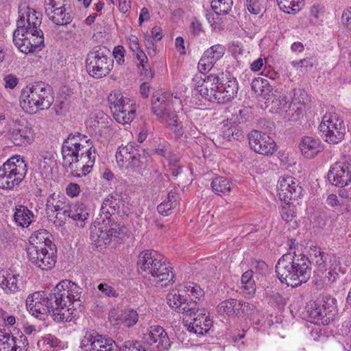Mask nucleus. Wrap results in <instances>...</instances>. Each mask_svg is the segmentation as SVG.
<instances>
[{
	"label": "nucleus",
	"mask_w": 351,
	"mask_h": 351,
	"mask_svg": "<svg viewBox=\"0 0 351 351\" xmlns=\"http://www.w3.org/2000/svg\"><path fill=\"white\" fill-rule=\"evenodd\" d=\"M322 307L328 313L327 319H324V322H330L334 319L337 313V300L330 295H326L319 300Z\"/></svg>",
	"instance_id": "obj_41"
},
{
	"label": "nucleus",
	"mask_w": 351,
	"mask_h": 351,
	"mask_svg": "<svg viewBox=\"0 0 351 351\" xmlns=\"http://www.w3.org/2000/svg\"><path fill=\"white\" fill-rule=\"evenodd\" d=\"M239 306H237L239 313L237 317L250 316L255 311V306L247 302L238 301Z\"/></svg>",
	"instance_id": "obj_55"
},
{
	"label": "nucleus",
	"mask_w": 351,
	"mask_h": 351,
	"mask_svg": "<svg viewBox=\"0 0 351 351\" xmlns=\"http://www.w3.org/2000/svg\"><path fill=\"white\" fill-rule=\"evenodd\" d=\"M69 218L75 221L77 225L83 227L84 222L89 217V210L87 207L81 204H75L69 209Z\"/></svg>",
	"instance_id": "obj_35"
},
{
	"label": "nucleus",
	"mask_w": 351,
	"mask_h": 351,
	"mask_svg": "<svg viewBox=\"0 0 351 351\" xmlns=\"http://www.w3.org/2000/svg\"><path fill=\"white\" fill-rule=\"evenodd\" d=\"M210 6L217 15L226 14L231 9V0H212Z\"/></svg>",
	"instance_id": "obj_47"
},
{
	"label": "nucleus",
	"mask_w": 351,
	"mask_h": 351,
	"mask_svg": "<svg viewBox=\"0 0 351 351\" xmlns=\"http://www.w3.org/2000/svg\"><path fill=\"white\" fill-rule=\"evenodd\" d=\"M27 254L29 261L42 270L51 269L56 263V247L46 231L36 232L31 235Z\"/></svg>",
	"instance_id": "obj_4"
},
{
	"label": "nucleus",
	"mask_w": 351,
	"mask_h": 351,
	"mask_svg": "<svg viewBox=\"0 0 351 351\" xmlns=\"http://www.w3.org/2000/svg\"><path fill=\"white\" fill-rule=\"evenodd\" d=\"M90 139L80 132L71 133L62 145L61 152L63 165L73 169V163L82 165L81 174L86 176L90 172L95 161V152L91 147L86 145Z\"/></svg>",
	"instance_id": "obj_1"
},
{
	"label": "nucleus",
	"mask_w": 351,
	"mask_h": 351,
	"mask_svg": "<svg viewBox=\"0 0 351 351\" xmlns=\"http://www.w3.org/2000/svg\"><path fill=\"white\" fill-rule=\"evenodd\" d=\"M340 261L336 256H331L328 265L322 269H315L313 282L317 289L330 287L339 277Z\"/></svg>",
	"instance_id": "obj_14"
},
{
	"label": "nucleus",
	"mask_w": 351,
	"mask_h": 351,
	"mask_svg": "<svg viewBox=\"0 0 351 351\" xmlns=\"http://www.w3.org/2000/svg\"><path fill=\"white\" fill-rule=\"evenodd\" d=\"M219 78L215 75H209L203 79L201 85L197 86V91L208 101L213 102L216 99L215 97V91L218 88Z\"/></svg>",
	"instance_id": "obj_28"
},
{
	"label": "nucleus",
	"mask_w": 351,
	"mask_h": 351,
	"mask_svg": "<svg viewBox=\"0 0 351 351\" xmlns=\"http://www.w3.org/2000/svg\"><path fill=\"white\" fill-rule=\"evenodd\" d=\"M226 51V48L221 45H215L208 49L204 55L206 56L214 64L223 57Z\"/></svg>",
	"instance_id": "obj_46"
},
{
	"label": "nucleus",
	"mask_w": 351,
	"mask_h": 351,
	"mask_svg": "<svg viewBox=\"0 0 351 351\" xmlns=\"http://www.w3.org/2000/svg\"><path fill=\"white\" fill-rule=\"evenodd\" d=\"M64 5L65 0H45V13L49 19L53 22H71L73 18L69 12H66Z\"/></svg>",
	"instance_id": "obj_25"
},
{
	"label": "nucleus",
	"mask_w": 351,
	"mask_h": 351,
	"mask_svg": "<svg viewBox=\"0 0 351 351\" xmlns=\"http://www.w3.org/2000/svg\"><path fill=\"white\" fill-rule=\"evenodd\" d=\"M12 351H26L29 345L26 336L23 333H19L16 336L12 335Z\"/></svg>",
	"instance_id": "obj_50"
},
{
	"label": "nucleus",
	"mask_w": 351,
	"mask_h": 351,
	"mask_svg": "<svg viewBox=\"0 0 351 351\" xmlns=\"http://www.w3.org/2000/svg\"><path fill=\"white\" fill-rule=\"evenodd\" d=\"M307 101V93L302 90L294 93L292 101L289 104L284 95H280L278 97L272 99L270 110L272 112L284 115L289 119H295L305 110Z\"/></svg>",
	"instance_id": "obj_10"
},
{
	"label": "nucleus",
	"mask_w": 351,
	"mask_h": 351,
	"mask_svg": "<svg viewBox=\"0 0 351 351\" xmlns=\"http://www.w3.org/2000/svg\"><path fill=\"white\" fill-rule=\"evenodd\" d=\"M80 191V186L76 183L71 182L66 187V193L71 197H77Z\"/></svg>",
	"instance_id": "obj_63"
},
{
	"label": "nucleus",
	"mask_w": 351,
	"mask_h": 351,
	"mask_svg": "<svg viewBox=\"0 0 351 351\" xmlns=\"http://www.w3.org/2000/svg\"><path fill=\"white\" fill-rule=\"evenodd\" d=\"M97 289L104 297L117 298L119 293L115 288L110 283L102 282L97 286Z\"/></svg>",
	"instance_id": "obj_52"
},
{
	"label": "nucleus",
	"mask_w": 351,
	"mask_h": 351,
	"mask_svg": "<svg viewBox=\"0 0 351 351\" xmlns=\"http://www.w3.org/2000/svg\"><path fill=\"white\" fill-rule=\"evenodd\" d=\"M238 90L237 82L235 79L230 80L225 84H218L215 91V99L213 102L225 104L230 101L237 94Z\"/></svg>",
	"instance_id": "obj_27"
},
{
	"label": "nucleus",
	"mask_w": 351,
	"mask_h": 351,
	"mask_svg": "<svg viewBox=\"0 0 351 351\" xmlns=\"http://www.w3.org/2000/svg\"><path fill=\"white\" fill-rule=\"evenodd\" d=\"M92 233L93 234H96L98 242L101 241L106 244L111 241L110 237L109 235L108 228H105L104 229L103 227H99L97 229L95 228V232H92ZM93 237H94V235H93Z\"/></svg>",
	"instance_id": "obj_57"
},
{
	"label": "nucleus",
	"mask_w": 351,
	"mask_h": 351,
	"mask_svg": "<svg viewBox=\"0 0 351 351\" xmlns=\"http://www.w3.org/2000/svg\"><path fill=\"white\" fill-rule=\"evenodd\" d=\"M54 195H55L53 194L47 199V210H50L51 212H65L69 209L70 204L66 197L58 195L57 198H55Z\"/></svg>",
	"instance_id": "obj_39"
},
{
	"label": "nucleus",
	"mask_w": 351,
	"mask_h": 351,
	"mask_svg": "<svg viewBox=\"0 0 351 351\" xmlns=\"http://www.w3.org/2000/svg\"><path fill=\"white\" fill-rule=\"evenodd\" d=\"M322 137L330 144L341 142L346 134V125L341 117L337 113L325 114L319 125Z\"/></svg>",
	"instance_id": "obj_12"
},
{
	"label": "nucleus",
	"mask_w": 351,
	"mask_h": 351,
	"mask_svg": "<svg viewBox=\"0 0 351 351\" xmlns=\"http://www.w3.org/2000/svg\"><path fill=\"white\" fill-rule=\"evenodd\" d=\"M169 306L178 313L189 316L195 315L198 310V302L191 299L187 301L180 293L179 291L172 290L167 295Z\"/></svg>",
	"instance_id": "obj_20"
},
{
	"label": "nucleus",
	"mask_w": 351,
	"mask_h": 351,
	"mask_svg": "<svg viewBox=\"0 0 351 351\" xmlns=\"http://www.w3.org/2000/svg\"><path fill=\"white\" fill-rule=\"evenodd\" d=\"M136 149L132 144L128 143L125 146L119 147L116 152V160L119 167L121 169H128L130 160L134 157Z\"/></svg>",
	"instance_id": "obj_31"
},
{
	"label": "nucleus",
	"mask_w": 351,
	"mask_h": 351,
	"mask_svg": "<svg viewBox=\"0 0 351 351\" xmlns=\"http://www.w3.org/2000/svg\"><path fill=\"white\" fill-rule=\"evenodd\" d=\"M138 317L137 311L130 308L125 309L112 308L108 313V319L111 323L121 324L128 328L134 326L138 322Z\"/></svg>",
	"instance_id": "obj_24"
},
{
	"label": "nucleus",
	"mask_w": 351,
	"mask_h": 351,
	"mask_svg": "<svg viewBox=\"0 0 351 351\" xmlns=\"http://www.w3.org/2000/svg\"><path fill=\"white\" fill-rule=\"evenodd\" d=\"M170 95L165 92L158 91L152 98V111L160 123L173 131L178 137L183 135V128L178 121V116L174 111L169 108V98Z\"/></svg>",
	"instance_id": "obj_9"
},
{
	"label": "nucleus",
	"mask_w": 351,
	"mask_h": 351,
	"mask_svg": "<svg viewBox=\"0 0 351 351\" xmlns=\"http://www.w3.org/2000/svg\"><path fill=\"white\" fill-rule=\"evenodd\" d=\"M285 205L282 206L281 216L284 221L287 222L292 221L296 217V208L294 205L289 202H285Z\"/></svg>",
	"instance_id": "obj_51"
},
{
	"label": "nucleus",
	"mask_w": 351,
	"mask_h": 351,
	"mask_svg": "<svg viewBox=\"0 0 351 351\" xmlns=\"http://www.w3.org/2000/svg\"><path fill=\"white\" fill-rule=\"evenodd\" d=\"M310 315L316 322H320L323 324H328L329 323L324 322V319L328 318V313L322 307L319 300L315 302L313 308L310 311Z\"/></svg>",
	"instance_id": "obj_49"
},
{
	"label": "nucleus",
	"mask_w": 351,
	"mask_h": 351,
	"mask_svg": "<svg viewBox=\"0 0 351 351\" xmlns=\"http://www.w3.org/2000/svg\"><path fill=\"white\" fill-rule=\"evenodd\" d=\"M311 261L302 254L289 252L282 255L276 265L278 278L288 286L297 287L311 277Z\"/></svg>",
	"instance_id": "obj_2"
},
{
	"label": "nucleus",
	"mask_w": 351,
	"mask_h": 351,
	"mask_svg": "<svg viewBox=\"0 0 351 351\" xmlns=\"http://www.w3.org/2000/svg\"><path fill=\"white\" fill-rule=\"evenodd\" d=\"M125 49L123 46L118 45L114 48L113 56L116 59L119 64H122L124 62Z\"/></svg>",
	"instance_id": "obj_64"
},
{
	"label": "nucleus",
	"mask_w": 351,
	"mask_h": 351,
	"mask_svg": "<svg viewBox=\"0 0 351 351\" xmlns=\"http://www.w3.org/2000/svg\"><path fill=\"white\" fill-rule=\"evenodd\" d=\"M249 145L255 152L262 155H272L276 151L275 141L267 134L253 130L248 134Z\"/></svg>",
	"instance_id": "obj_15"
},
{
	"label": "nucleus",
	"mask_w": 351,
	"mask_h": 351,
	"mask_svg": "<svg viewBox=\"0 0 351 351\" xmlns=\"http://www.w3.org/2000/svg\"><path fill=\"white\" fill-rule=\"evenodd\" d=\"M55 308V321L71 322L75 315L73 304L80 302L82 289L75 282L62 280L49 293Z\"/></svg>",
	"instance_id": "obj_3"
},
{
	"label": "nucleus",
	"mask_w": 351,
	"mask_h": 351,
	"mask_svg": "<svg viewBox=\"0 0 351 351\" xmlns=\"http://www.w3.org/2000/svg\"><path fill=\"white\" fill-rule=\"evenodd\" d=\"M27 172L23 157L14 155L0 167V189L10 190L19 186Z\"/></svg>",
	"instance_id": "obj_8"
},
{
	"label": "nucleus",
	"mask_w": 351,
	"mask_h": 351,
	"mask_svg": "<svg viewBox=\"0 0 351 351\" xmlns=\"http://www.w3.org/2000/svg\"><path fill=\"white\" fill-rule=\"evenodd\" d=\"M13 42L22 53H34L44 47V34L36 23H22L13 33Z\"/></svg>",
	"instance_id": "obj_7"
},
{
	"label": "nucleus",
	"mask_w": 351,
	"mask_h": 351,
	"mask_svg": "<svg viewBox=\"0 0 351 351\" xmlns=\"http://www.w3.org/2000/svg\"><path fill=\"white\" fill-rule=\"evenodd\" d=\"M117 351H146V350L143 347L141 341L129 340L125 341L120 348L117 346Z\"/></svg>",
	"instance_id": "obj_54"
},
{
	"label": "nucleus",
	"mask_w": 351,
	"mask_h": 351,
	"mask_svg": "<svg viewBox=\"0 0 351 351\" xmlns=\"http://www.w3.org/2000/svg\"><path fill=\"white\" fill-rule=\"evenodd\" d=\"M0 287L5 294H14L23 287L22 277L16 271L2 269L0 271Z\"/></svg>",
	"instance_id": "obj_22"
},
{
	"label": "nucleus",
	"mask_w": 351,
	"mask_h": 351,
	"mask_svg": "<svg viewBox=\"0 0 351 351\" xmlns=\"http://www.w3.org/2000/svg\"><path fill=\"white\" fill-rule=\"evenodd\" d=\"M239 306L238 300L235 299H229L222 301L217 306L218 312L221 315H226L229 317H237Z\"/></svg>",
	"instance_id": "obj_40"
},
{
	"label": "nucleus",
	"mask_w": 351,
	"mask_h": 351,
	"mask_svg": "<svg viewBox=\"0 0 351 351\" xmlns=\"http://www.w3.org/2000/svg\"><path fill=\"white\" fill-rule=\"evenodd\" d=\"M42 14L25 3L19 6V19L17 22H36L41 19Z\"/></svg>",
	"instance_id": "obj_37"
},
{
	"label": "nucleus",
	"mask_w": 351,
	"mask_h": 351,
	"mask_svg": "<svg viewBox=\"0 0 351 351\" xmlns=\"http://www.w3.org/2000/svg\"><path fill=\"white\" fill-rule=\"evenodd\" d=\"M146 163V157L145 156H141L139 154V151L136 149V154H134V157L132 158L130 160V164L128 165V169H132L135 171H139L145 166Z\"/></svg>",
	"instance_id": "obj_53"
},
{
	"label": "nucleus",
	"mask_w": 351,
	"mask_h": 351,
	"mask_svg": "<svg viewBox=\"0 0 351 351\" xmlns=\"http://www.w3.org/2000/svg\"><path fill=\"white\" fill-rule=\"evenodd\" d=\"M184 291L193 300H200L204 297V291L201 287L193 282H187L184 285Z\"/></svg>",
	"instance_id": "obj_45"
},
{
	"label": "nucleus",
	"mask_w": 351,
	"mask_h": 351,
	"mask_svg": "<svg viewBox=\"0 0 351 351\" xmlns=\"http://www.w3.org/2000/svg\"><path fill=\"white\" fill-rule=\"evenodd\" d=\"M328 179L337 186L348 185L351 182V163L347 160L335 162L328 173Z\"/></svg>",
	"instance_id": "obj_19"
},
{
	"label": "nucleus",
	"mask_w": 351,
	"mask_h": 351,
	"mask_svg": "<svg viewBox=\"0 0 351 351\" xmlns=\"http://www.w3.org/2000/svg\"><path fill=\"white\" fill-rule=\"evenodd\" d=\"M60 341L53 335L48 334L37 342L38 347L43 351L48 348H56L60 346Z\"/></svg>",
	"instance_id": "obj_48"
},
{
	"label": "nucleus",
	"mask_w": 351,
	"mask_h": 351,
	"mask_svg": "<svg viewBox=\"0 0 351 351\" xmlns=\"http://www.w3.org/2000/svg\"><path fill=\"white\" fill-rule=\"evenodd\" d=\"M27 311L34 317H40L51 314L55 320V308L50 294L36 291L29 294L25 300Z\"/></svg>",
	"instance_id": "obj_13"
},
{
	"label": "nucleus",
	"mask_w": 351,
	"mask_h": 351,
	"mask_svg": "<svg viewBox=\"0 0 351 351\" xmlns=\"http://www.w3.org/2000/svg\"><path fill=\"white\" fill-rule=\"evenodd\" d=\"M108 102L111 111L114 109H123L126 106L133 103L119 90L111 92L108 97Z\"/></svg>",
	"instance_id": "obj_36"
},
{
	"label": "nucleus",
	"mask_w": 351,
	"mask_h": 351,
	"mask_svg": "<svg viewBox=\"0 0 351 351\" xmlns=\"http://www.w3.org/2000/svg\"><path fill=\"white\" fill-rule=\"evenodd\" d=\"M114 60L110 52L106 48L98 46L94 47L86 58V68L88 73L96 79L106 76L112 69Z\"/></svg>",
	"instance_id": "obj_11"
},
{
	"label": "nucleus",
	"mask_w": 351,
	"mask_h": 351,
	"mask_svg": "<svg viewBox=\"0 0 351 351\" xmlns=\"http://www.w3.org/2000/svg\"><path fill=\"white\" fill-rule=\"evenodd\" d=\"M280 10L287 14H295L303 5V0H277Z\"/></svg>",
	"instance_id": "obj_44"
},
{
	"label": "nucleus",
	"mask_w": 351,
	"mask_h": 351,
	"mask_svg": "<svg viewBox=\"0 0 351 351\" xmlns=\"http://www.w3.org/2000/svg\"><path fill=\"white\" fill-rule=\"evenodd\" d=\"M56 213V215L53 221V223L57 227H61L65 223L66 218L69 217V210H66L65 212L57 211Z\"/></svg>",
	"instance_id": "obj_61"
},
{
	"label": "nucleus",
	"mask_w": 351,
	"mask_h": 351,
	"mask_svg": "<svg viewBox=\"0 0 351 351\" xmlns=\"http://www.w3.org/2000/svg\"><path fill=\"white\" fill-rule=\"evenodd\" d=\"M194 316L195 317L189 324V331L197 335L207 333L211 328L213 322L206 310L204 308H201L199 303H198V310Z\"/></svg>",
	"instance_id": "obj_23"
},
{
	"label": "nucleus",
	"mask_w": 351,
	"mask_h": 351,
	"mask_svg": "<svg viewBox=\"0 0 351 351\" xmlns=\"http://www.w3.org/2000/svg\"><path fill=\"white\" fill-rule=\"evenodd\" d=\"M12 335L0 330V351H12Z\"/></svg>",
	"instance_id": "obj_56"
},
{
	"label": "nucleus",
	"mask_w": 351,
	"mask_h": 351,
	"mask_svg": "<svg viewBox=\"0 0 351 351\" xmlns=\"http://www.w3.org/2000/svg\"><path fill=\"white\" fill-rule=\"evenodd\" d=\"M232 186V182L228 178L222 176L216 177L211 182L213 192L220 196L228 195Z\"/></svg>",
	"instance_id": "obj_38"
},
{
	"label": "nucleus",
	"mask_w": 351,
	"mask_h": 351,
	"mask_svg": "<svg viewBox=\"0 0 351 351\" xmlns=\"http://www.w3.org/2000/svg\"><path fill=\"white\" fill-rule=\"evenodd\" d=\"M299 147L302 154L308 158H314L323 150L320 140L312 136L303 137L299 143Z\"/></svg>",
	"instance_id": "obj_29"
},
{
	"label": "nucleus",
	"mask_w": 351,
	"mask_h": 351,
	"mask_svg": "<svg viewBox=\"0 0 351 351\" xmlns=\"http://www.w3.org/2000/svg\"><path fill=\"white\" fill-rule=\"evenodd\" d=\"M114 119L119 123L125 125L130 123L135 117L136 109L134 104L124 107L123 109H114L111 111Z\"/></svg>",
	"instance_id": "obj_34"
},
{
	"label": "nucleus",
	"mask_w": 351,
	"mask_h": 351,
	"mask_svg": "<svg viewBox=\"0 0 351 351\" xmlns=\"http://www.w3.org/2000/svg\"><path fill=\"white\" fill-rule=\"evenodd\" d=\"M246 5L249 12L255 15L259 14L263 10L258 0H247Z\"/></svg>",
	"instance_id": "obj_60"
},
{
	"label": "nucleus",
	"mask_w": 351,
	"mask_h": 351,
	"mask_svg": "<svg viewBox=\"0 0 351 351\" xmlns=\"http://www.w3.org/2000/svg\"><path fill=\"white\" fill-rule=\"evenodd\" d=\"M127 43L134 56L139 61L138 66L141 67V75L144 76V79L146 80H151L154 74L148 64V58L146 54L140 47L138 37L130 35L127 39Z\"/></svg>",
	"instance_id": "obj_21"
},
{
	"label": "nucleus",
	"mask_w": 351,
	"mask_h": 351,
	"mask_svg": "<svg viewBox=\"0 0 351 351\" xmlns=\"http://www.w3.org/2000/svg\"><path fill=\"white\" fill-rule=\"evenodd\" d=\"M83 351H117V345L112 339L86 333L81 341Z\"/></svg>",
	"instance_id": "obj_16"
},
{
	"label": "nucleus",
	"mask_w": 351,
	"mask_h": 351,
	"mask_svg": "<svg viewBox=\"0 0 351 351\" xmlns=\"http://www.w3.org/2000/svg\"><path fill=\"white\" fill-rule=\"evenodd\" d=\"M252 89L257 95L266 97L271 92V86L267 80L258 77L252 80L251 84Z\"/></svg>",
	"instance_id": "obj_43"
},
{
	"label": "nucleus",
	"mask_w": 351,
	"mask_h": 351,
	"mask_svg": "<svg viewBox=\"0 0 351 351\" xmlns=\"http://www.w3.org/2000/svg\"><path fill=\"white\" fill-rule=\"evenodd\" d=\"M13 217L18 226L27 228L32 222L34 214L27 207L19 205L16 206Z\"/></svg>",
	"instance_id": "obj_33"
},
{
	"label": "nucleus",
	"mask_w": 351,
	"mask_h": 351,
	"mask_svg": "<svg viewBox=\"0 0 351 351\" xmlns=\"http://www.w3.org/2000/svg\"><path fill=\"white\" fill-rule=\"evenodd\" d=\"M310 14L311 16L313 17L314 20L323 21L324 19V10L323 8H319V5H313L310 10Z\"/></svg>",
	"instance_id": "obj_62"
},
{
	"label": "nucleus",
	"mask_w": 351,
	"mask_h": 351,
	"mask_svg": "<svg viewBox=\"0 0 351 351\" xmlns=\"http://www.w3.org/2000/svg\"><path fill=\"white\" fill-rule=\"evenodd\" d=\"M331 256H335L332 254H324L312 260V262L315 263L316 268L315 269H322L324 267L328 265V262Z\"/></svg>",
	"instance_id": "obj_58"
},
{
	"label": "nucleus",
	"mask_w": 351,
	"mask_h": 351,
	"mask_svg": "<svg viewBox=\"0 0 351 351\" xmlns=\"http://www.w3.org/2000/svg\"><path fill=\"white\" fill-rule=\"evenodd\" d=\"M177 205L176 195L174 192L170 191L167 199L157 206V210L160 215L167 216L171 213V210L175 208Z\"/></svg>",
	"instance_id": "obj_42"
},
{
	"label": "nucleus",
	"mask_w": 351,
	"mask_h": 351,
	"mask_svg": "<svg viewBox=\"0 0 351 351\" xmlns=\"http://www.w3.org/2000/svg\"><path fill=\"white\" fill-rule=\"evenodd\" d=\"M138 265L144 272V275H151L157 283L167 281L165 284L173 282L174 275L171 271L172 267L166 258L156 251H145L139 255Z\"/></svg>",
	"instance_id": "obj_6"
},
{
	"label": "nucleus",
	"mask_w": 351,
	"mask_h": 351,
	"mask_svg": "<svg viewBox=\"0 0 351 351\" xmlns=\"http://www.w3.org/2000/svg\"><path fill=\"white\" fill-rule=\"evenodd\" d=\"M214 63L203 54L197 65L198 70L201 73L209 71L214 66Z\"/></svg>",
	"instance_id": "obj_59"
},
{
	"label": "nucleus",
	"mask_w": 351,
	"mask_h": 351,
	"mask_svg": "<svg viewBox=\"0 0 351 351\" xmlns=\"http://www.w3.org/2000/svg\"><path fill=\"white\" fill-rule=\"evenodd\" d=\"M302 189L298 181L291 176H282L277 184V191L279 199L285 202L299 197Z\"/></svg>",
	"instance_id": "obj_18"
},
{
	"label": "nucleus",
	"mask_w": 351,
	"mask_h": 351,
	"mask_svg": "<svg viewBox=\"0 0 351 351\" xmlns=\"http://www.w3.org/2000/svg\"><path fill=\"white\" fill-rule=\"evenodd\" d=\"M19 101L23 111L30 114L47 110L53 102L51 88L42 83L27 86L21 90Z\"/></svg>",
	"instance_id": "obj_5"
},
{
	"label": "nucleus",
	"mask_w": 351,
	"mask_h": 351,
	"mask_svg": "<svg viewBox=\"0 0 351 351\" xmlns=\"http://www.w3.org/2000/svg\"><path fill=\"white\" fill-rule=\"evenodd\" d=\"M144 340L152 351H167L171 346L167 332L160 326H151L148 332L145 334Z\"/></svg>",
	"instance_id": "obj_17"
},
{
	"label": "nucleus",
	"mask_w": 351,
	"mask_h": 351,
	"mask_svg": "<svg viewBox=\"0 0 351 351\" xmlns=\"http://www.w3.org/2000/svg\"><path fill=\"white\" fill-rule=\"evenodd\" d=\"M7 136L15 145L25 146L33 141L34 130L29 125L14 126L9 130Z\"/></svg>",
	"instance_id": "obj_26"
},
{
	"label": "nucleus",
	"mask_w": 351,
	"mask_h": 351,
	"mask_svg": "<svg viewBox=\"0 0 351 351\" xmlns=\"http://www.w3.org/2000/svg\"><path fill=\"white\" fill-rule=\"evenodd\" d=\"M221 124L219 135L223 139L231 141H239L244 138L243 131L235 122L226 120Z\"/></svg>",
	"instance_id": "obj_30"
},
{
	"label": "nucleus",
	"mask_w": 351,
	"mask_h": 351,
	"mask_svg": "<svg viewBox=\"0 0 351 351\" xmlns=\"http://www.w3.org/2000/svg\"><path fill=\"white\" fill-rule=\"evenodd\" d=\"M119 203V200L112 195H108L104 199L100 210L103 222H105L106 220L110 221V217L118 213Z\"/></svg>",
	"instance_id": "obj_32"
}]
</instances>
